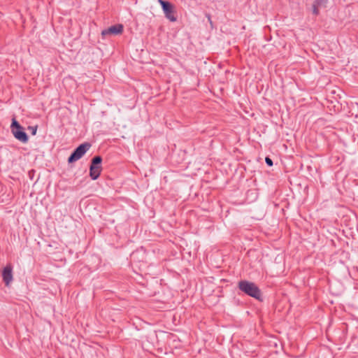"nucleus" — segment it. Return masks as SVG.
I'll return each mask as SVG.
<instances>
[{
    "label": "nucleus",
    "instance_id": "f03ea898",
    "mask_svg": "<svg viewBox=\"0 0 358 358\" xmlns=\"http://www.w3.org/2000/svg\"><path fill=\"white\" fill-rule=\"evenodd\" d=\"M102 158L101 156H95L92 158L91 165L90 167V176L92 180H96L102 170L101 163Z\"/></svg>",
    "mask_w": 358,
    "mask_h": 358
},
{
    "label": "nucleus",
    "instance_id": "39448f33",
    "mask_svg": "<svg viewBox=\"0 0 358 358\" xmlns=\"http://www.w3.org/2000/svg\"><path fill=\"white\" fill-rule=\"evenodd\" d=\"M123 25L121 24H117L113 25L108 29H106L101 31V35L103 36L107 35H118L122 33L123 31Z\"/></svg>",
    "mask_w": 358,
    "mask_h": 358
},
{
    "label": "nucleus",
    "instance_id": "423d86ee",
    "mask_svg": "<svg viewBox=\"0 0 358 358\" xmlns=\"http://www.w3.org/2000/svg\"><path fill=\"white\" fill-rule=\"evenodd\" d=\"M3 280L6 286H8L13 280V267L10 264L7 265L2 271Z\"/></svg>",
    "mask_w": 358,
    "mask_h": 358
},
{
    "label": "nucleus",
    "instance_id": "9b49d317",
    "mask_svg": "<svg viewBox=\"0 0 358 358\" xmlns=\"http://www.w3.org/2000/svg\"><path fill=\"white\" fill-rule=\"evenodd\" d=\"M37 128H38L37 126H32V127L30 126L28 127V129L31 131L32 135H36V131H37Z\"/></svg>",
    "mask_w": 358,
    "mask_h": 358
},
{
    "label": "nucleus",
    "instance_id": "6e6552de",
    "mask_svg": "<svg viewBox=\"0 0 358 358\" xmlns=\"http://www.w3.org/2000/svg\"><path fill=\"white\" fill-rule=\"evenodd\" d=\"M11 131L13 132V129L15 130H22L23 127L19 124V122L13 118L12 120V123L10 125Z\"/></svg>",
    "mask_w": 358,
    "mask_h": 358
},
{
    "label": "nucleus",
    "instance_id": "1a4fd4ad",
    "mask_svg": "<svg viewBox=\"0 0 358 358\" xmlns=\"http://www.w3.org/2000/svg\"><path fill=\"white\" fill-rule=\"evenodd\" d=\"M327 3V0H314L313 3L316 4V6L325 7Z\"/></svg>",
    "mask_w": 358,
    "mask_h": 358
},
{
    "label": "nucleus",
    "instance_id": "7ed1b4c3",
    "mask_svg": "<svg viewBox=\"0 0 358 358\" xmlns=\"http://www.w3.org/2000/svg\"><path fill=\"white\" fill-rule=\"evenodd\" d=\"M91 145L89 143H85L77 147L71 153L68 159L69 163H73L80 159L90 148Z\"/></svg>",
    "mask_w": 358,
    "mask_h": 358
},
{
    "label": "nucleus",
    "instance_id": "f257e3e1",
    "mask_svg": "<svg viewBox=\"0 0 358 358\" xmlns=\"http://www.w3.org/2000/svg\"><path fill=\"white\" fill-rule=\"evenodd\" d=\"M238 289L245 294L256 299H260L262 293L259 287L252 282L241 280L238 284Z\"/></svg>",
    "mask_w": 358,
    "mask_h": 358
},
{
    "label": "nucleus",
    "instance_id": "0eeeda50",
    "mask_svg": "<svg viewBox=\"0 0 358 358\" xmlns=\"http://www.w3.org/2000/svg\"><path fill=\"white\" fill-rule=\"evenodd\" d=\"M13 134L14 137L22 143H27L28 141V136L24 130H15L13 129Z\"/></svg>",
    "mask_w": 358,
    "mask_h": 358
},
{
    "label": "nucleus",
    "instance_id": "20e7f679",
    "mask_svg": "<svg viewBox=\"0 0 358 358\" xmlns=\"http://www.w3.org/2000/svg\"><path fill=\"white\" fill-rule=\"evenodd\" d=\"M158 1L162 6L166 17L171 22L176 21V17L174 15V10L173 5L169 1H166L164 0H158Z\"/></svg>",
    "mask_w": 358,
    "mask_h": 358
},
{
    "label": "nucleus",
    "instance_id": "f8f14e48",
    "mask_svg": "<svg viewBox=\"0 0 358 358\" xmlns=\"http://www.w3.org/2000/svg\"><path fill=\"white\" fill-rule=\"evenodd\" d=\"M265 162H266V164H267L268 166H273V161H272V159H271V158H269V157H266V159H265Z\"/></svg>",
    "mask_w": 358,
    "mask_h": 358
},
{
    "label": "nucleus",
    "instance_id": "9d476101",
    "mask_svg": "<svg viewBox=\"0 0 358 358\" xmlns=\"http://www.w3.org/2000/svg\"><path fill=\"white\" fill-rule=\"evenodd\" d=\"M322 8V6H316V4L313 3V13L314 15H317L319 14V8Z\"/></svg>",
    "mask_w": 358,
    "mask_h": 358
}]
</instances>
